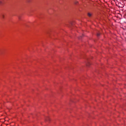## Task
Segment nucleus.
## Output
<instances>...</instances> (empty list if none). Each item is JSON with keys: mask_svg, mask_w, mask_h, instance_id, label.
<instances>
[{"mask_svg": "<svg viewBox=\"0 0 126 126\" xmlns=\"http://www.w3.org/2000/svg\"><path fill=\"white\" fill-rule=\"evenodd\" d=\"M1 17L2 19H4L5 18V16H4V14H1Z\"/></svg>", "mask_w": 126, "mask_h": 126, "instance_id": "1", "label": "nucleus"}, {"mask_svg": "<svg viewBox=\"0 0 126 126\" xmlns=\"http://www.w3.org/2000/svg\"><path fill=\"white\" fill-rule=\"evenodd\" d=\"M88 15L89 17H91L92 14L90 13H88Z\"/></svg>", "mask_w": 126, "mask_h": 126, "instance_id": "2", "label": "nucleus"}, {"mask_svg": "<svg viewBox=\"0 0 126 126\" xmlns=\"http://www.w3.org/2000/svg\"><path fill=\"white\" fill-rule=\"evenodd\" d=\"M97 37H99L100 36V33H97Z\"/></svg>", "mask_w": 126, "mask_h": 126, "instance_id": "3", "label": "nucleus"}, {"mask_svg": "<svg viewBox=\"0 0 126 126\" xmlns=\"http://www.w3.org/2000/svg\"><path fill=\"white\" fill-rule=\"evenodd\" d=\"M48 120H49V117H47V120H46V121H48Z\"/></svg>", "mask_w": 126, "mask_h": 126, "instance_id": "4", "label": "nucleus"}, {"mask_svg": "<svg viewBox=\"0 0 126 126\" xmlns=\"http://www.w3.org/2000/svg\"><path fill=\"white\" fill-rule=\"evenodd\" d=\"M19 19H20V17H19Z\"/></svg>", "mask_w": 126, "mask_h": 126, "instance_id": "5", "label": "nucleus"}]
</instances>
